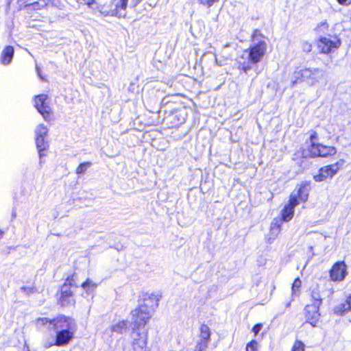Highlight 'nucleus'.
Here are the masks:
<instances>
[{
  "label": "nucleus",
  "mask_w": 351,
  "mask_h": 351,
  "mask_svg": "<svg viewBox=\"0 0 351 351\" xmlns=\"http://www.w3.org/2000/svg\"><path fill=\"white\" fill-rule=\"evenodd\" d=\"M291 195H296L297 200L299 202H306L308 199V193L306 188L300 187L296 193H293Z\"/></svg>",
  "instance_id": "22"
},
{
  "label": "nucleus",
  "mask_w": 351,
  "mask_h": 351,
  "mask_svg": "<svg viewBox=\"0 0 351 351\" xmlns=\"http://www.w3.org/2000/svg\"><path fill=\"white\" fill-rule=\"evenodd\" d=\"M280 232V226L276 223H272L271 226V232L276 237Z\"/></svg>",
  "instance_id": "29"
},
{
  "label": "nucleus",
  "mask_w": 351,
  "mask_h": 351,
  "mask_svg": "<svg viewBox=\"0 0 351 351\" xmlns=\"http://www.w3.org/2000/svg\"><path fill=\"white\" fill-rule=\"evenodd\" d=\"M14 50L13 47L7 46L2 51L1 56V62L3 64H8L11 62Z\"/></svg>",
  "instance_id": "18"
},
{
  "label": "nucleus",
  "mask_w": 351,
  "mask_h": 351,
  "mask_svg": "<svg viewBox=\"0 0 351 351\" xmlns=\"http://www.w3.org/2000/svg\"><path fill=\"white\" fill-rule=\"evenodd\" d=\"M339 45L340 41L336 38L331 39L330 38L322 37L317 43L318 49L323 53H328L332 51V49L338 48Z\"/></svg>",
  "instance_id": "11"
},
{
  "label": "nucleus",
  "mask_w": 351,
  "mask_h": 351,
  "mask_svg": "<svg viewBox=\"0 0 351 351\" xmlns=\"http://www.w3.org/2000/svg\"><path fill=\"white\" fill-rule=\"evenodd\" d=\"M345 164L344 160H339L337 162L324 166L319 169L318 174L314 176L316 182H322L327 178H332Z\"/></svg>",
  "instance_id": "7"
},
{
  "label": "nucleus",
  "mask_w": 351,
  "mask_h": 351,
  "mask_svg": "<svg viewBox=\"0 0 351 351\" xmlns=\"http://www.w3.org/2000/svg\"><path fill=\"white\" fill-rule=\"evenodd\" d=\"M306 317L307 321L313 326H316L319 317L317 308L315 306H308L306 308Z\"/></svg>",
  "instance_id": "16"
},
{
  "label": "nucleus",
  "mask_w": 351,
  "mask_h": 351,
  "mask_svg": "<svg viewBox=\"0 0 351 351\" xmlns=\"http://www.w3.org/2000/svg\"><path fill=\"white\" fill-rule=\"evenodd\" d=\"M128 0H112L109 6L102 5L95 1V4L90 7L104 16L115 15L118 17H125Z\"/></svg>",
  "instance_id": "5"
},
{
  "label": "nucleus",
  "mask_w": 351,
  "mask_h": 351,
  "mask_svg": "<svg viewBox=\"0 0 351 351\" xmlns=\"http://www.w3.org/2000/svg\"><path fill=\"white\" fill-rule=\"evenodd\" d=\"M91 162H83L81 163L76 169V173L77 174H82L84 173L88 167H90Z\"/></svg>",
  "instance_id": "25"
},
{
  "label": "nucleus",
  "mask_w": 351,
  "mask_h": 351,
  "mask_svg": "<svg viewBox=\"0 0 351 351\" xmlns=\"http://www.w3.org/2000/svg\"><path fill=\"white\" fill-rule=\"evenodd\" d=\"M147 330L145 328H132L130 338L133 351H147Z\"/></svg>",
  "instance_id": "6"
},
{
  "label": "nucleus",
  "mask_w": 351,
  "mask_h": 351,
  "mask_svg": "<svg viewBox=\"0 0 351 351\" xmlns=\"http://www.w3.org/2000/svg\"><path fill=\"white\" fill-rule=\"evenodd\" d=\"M302 49L305 52H309L312 49L311 44L307 41H303L302 43Z\"/></svg>",
  "instance_id": "31"
},
{
  "label": "nucleus",
  "mask_w": 351,
  "mask_h": 351,
  "mask_svg": "<svg viewBox=\"0 0 351 351\" xmlns=\"http://www.w3.org/2000/svg\"><path fill=\"white\" fill-rule=\"evenodd\" d=\"M302 285V282L300 278H296L293 282L292 285V293L293 295L298 294L299 292V289Z\"/></svg>",
  "instance_id": "26"
},
{
  "label": "nucleus",
  "mask_w": 351,
  "mask_h": 351,
  "mask_svg": "<svg viewBox=\"0 0 351 351\" xmlns=\"http://www.w3.org/2000/svg\"><path fill=\"white\" fill-rule=\"evenodd\" d=\"M261 328H262V325L261 324H257L253 327L252 331L254 333V335H256L259 332V331L261 330Z\"/></svg>",
  "instance_id": "35"
},
{
  "label": "nucleus",
  "mask_w": 351,
  "mask_h": 351,
  "mask_svg": "<svg viewBox=\"0 0 351 351\" xmlns=\"http://www.w3.org/2000/svg\"><path fill=\"white\" fill-rule=\"evenodd\" d=\"M298 204L299 201L297 200L296 195H291L289 203L285 205L281 212L282 219L284 221H289L293 218L294 208Z\"/></svg>",
  "instance_id": "14"
},
{
  "label": "nucleus",
  "mask_w": 351,
  "mask_h": 351,
  "mask_svg": "<svg viewBox=\"0 0 351 351\" xmlns=\"http://www.w3.org/2000/svg\"><path fill=\"white\" fill-rule=\"evenodd\" d=\"M313 298H317V295H313Z\"/></svg>",
  "instance_id": "43"
},
{
  "label": "nucleus",
  "mask_w": 351,
  "mask_h": 351,
  "mask_svg": "<svg viewBox=\"0 0 351 351\" xmlns=\"http://www.w3.org/2000/svg\"><path fill=\"white\" fill-rule=\"evenodd\" d=\"M76 328L62 329L56 330V341L54 345L62 346L66 345L73 338Z\"/></svg>",
  "instance_id": "12"
},
{
  "label": "nucleus",
  "mask_w": 351,
  "mask_h": 351,
  "mask_svg": "<svg viewBox=\"0 0 351 351\" xmlns=\"http://www.w3.org/2000/svg\"><path fill=\"white\" fill-rule=\"evenodd\" d=\"M330 278L333 281L343 280L346 274V265L343 262L336 263L330 269Z\"/></svg>",
  "instance_id": "15"
},
{
  "label": "nucleus",
  "mask_w": 351,
  "mask_h": 351,
  "mask_svg": "<svg viewBox=\"0 0 351 351\" xmlns=\"http://www.w3.org/2000/svg\"><path fill=\"white\" fill-rule=\"evenodd\" d=\"M267 49V44L263 36L256 30L252 36V44L237 61L238 68L245 73L252 69V64L260 62L265 56Z\"/></svg>",
  "instance_id": "1"
},
{
  "label": "nucleus",
  "mask_w": 351,
  "mask_h": 351,
  "mask_svg": "<svg viewBox=\"0 0 351 351\" xmlns=\"http://www.w3.org/2000/svg\"><path fill=\"white\" fill-rule=\"evenodd\" d=\"M38 73H39L38 68H36Z\"/></svg>",
  "instance_id": "41"
},
{
  "label": "nucleus",
  "mask_w": 351,
  "mask_h": 351,
  "mask_svg": "<svg viewBox=\"0 0 351 351\" xmlns=\"http://www.w3.org/2000/svg\"><path fill=\"white\" fill-rule=\"evenodd\" d=\"M47 99V96L44 94L36 96L35 98V106L44 119L47 121H50L51 120V109L46 103Z\"/></svg>",
  "instance_id": "9"
},
{
  "label": "nucleus",
  "mask_w": 351,
  "mask_h": 351,
  "mask_svg": "<svg viewBox=\"0 0 351 351\" xmlns=\"http://www.w3.org/2000/svg\"><path fill=\"white\" fill-rule=\"evenodd\" d=\"M317 132H314V131L311 132V135H310V142H311V145L315 144L314 141H315V140L317 139Z\"/></svg>",
  "instance_id": "34"
},
{
  "label": "nucleus",
  "mask_w": 351,
  "mask_h": 351,
  "mask_svg": "<svg viewBox=\"0 0 351 351\" xmlns=\"http://www.w3.org/2000/svg\"><path fill=\"white\" fill-rule=\"evenodd\" d=\"M340 5H348L351 4V0H337Z\"/></svg>",
  "instance_id": "36"
},
{
  "label": "nucleus",
  "mask_w": 351,
  "mask_h": 351,
  "mask_svg": "<svg viewBox=\"0 0 351 351\" xmlns=\"http://www.w3.org/2000/svg\"><path fill=\"white\" fill-rule=\"evenodd\" d=\"M324 77V72L319 68H304L293 73L291 82L296 84L302 82L313 86Z\"/></svg>",
  "instance_id": "4"
},
{
  "label": "nucleus",
  "mask_w": 351,
  "mask_h": 351,
  "mask_svg": "<svg viewBox=\"0 0 351 351\" xmlns=\"http://www.w3.org/2000/svg\"><path fill=\"white\" fill-rule=\"evenodd\" d=\"M208 343L198 341L194 351H206L208 348Z\"/></svg>",
  "instance_id": "28"
},
{
  "label": "nucleus",
  "mask_w": 351,
  "mask_h": 351,
  "mask_svg": "<svg viewBox=\"0 0 351 351\" xmlns=\"http://www.w3.org/2000/svg\"><path fill=\"white\" fill-rule=\"evenodd\" d=\"M257 342L254 340L251 341L246 346V351H256Z\"/></svg>",
  "instance_id": "30"
},
{
  "label": "nucleus",
  "mask_w": 351,
  "mask_h": 351,
  "mask_svg": "<svg viewBox=\"0 0 351 351\" xmlns=\"http://www.w3.org/2000/svg\"><path fill=\"white\" fill-rule=\"evenodd\" d=\"M309 152L311 157H327L335 154L337 151L335 147L317 143L311 145Z\"/></svg>",
  "instance_id": "8"
},
{
  "label": "nucleus",
  "mask_w": 351,
  "mask_h": 351,
  "mask_svg": "<svg viewBox=\"0 0 351 351\" xmlns=\"http://www.w3.org/2000/svg\"><path fill=\"white\" fill-rule=\"evenodd\" d=\"M199 3L204 5H206L208 7H210L213 5L214 3L218 1L219 0H198Z\"/></svg>",
  "instance_id": "32"
},
{
  "label": "nucleus",
  "mask_w": 351,
  "mask_h": 351,
  "mask_svg": "<svg viewBox=\"0 0 351 351\" xmlns=\"http://www.w3.org/2000/svg\"><path fill=\"white\" fill-rule=\"evenodd\" d=\"M210 335L211 332L209 327L206 324H202L199 328V339L198 341L208 343L210 338Z\"/></svg>",
  "instance_id": "19"
},
{
  "label": "nucleus",
  "mask_w": 351,
  "mask_h": 351,
  "mask_svg": "<svg viewBox=\"0 0 351 351\" xmlns=\"http://www.w3.org/2000/svg\"><path fill=\"white\" fill-rule=\"evenodd\" d=\"M304 344L301 341H296L292 348V351H304Z\"/></svg>",
  "instance_id": "27"
},
{
  "label": "nucleus",
  "mask_w": 351,
  "mask_h": 351,
  "mask_svg": "<svg viewBox=\"0 0 351 351\" xmlns=\"http://www.w3.org/2000/svg\"><path fill=\"white\" fill-rule=\"evenodd\" d=\"M96 0H77L80 3H83L87 5L88 7H92L94 4H95Z\"/></svg>",
  "instance_id": "33"
},
{
  "label": "nucleus",
  "mask_w": 351,
  "mask_h": 351,
  "mask_svg": "<svg viewBox=\"0 0 351 351\" xmlns=\"http://www.w3.org/2000/svg\"><path fill=\"white\" fill-rule=\"evenodd\" d=\"M315 300H317V301H320L321 300V299L319 297L315 298Z\"/></svg>",
  "instance_id": "40"
},
{
  "label": "nucleus",
  "mask_w": 351,
  "mask_h": 351,
  "mask_svg": "<svg viewBox=\"0 0 351 351\" xmlns=\"http://www.w3.org/2000/svg\"><path fill=\"white\" fill-rule=\"evenodd\" d=\"M143 302L131 311L133 328H144L152 317L154 309L158 305L159 296L154 293H145Z\"/></svg>",
  "instance_id": "2"
},
{
  "label": "nucleus",
  "mask_w": 351,
  "mask_h": 351,
  "mask_svg": "<svg viewBox=\"0 0 351 351\" xmlns=\"http://www.w3.org/2000/svg\"><path fill=\"white\" fill-rule=\"evenodd\" d=\"M47 133L48 129L47 126L43 124L38 125L35 130L36 137H46L47 136Z\"/></svg>",
  "instance_id": "23"
},
{
  "label": "nucleus",
  "mask_w": 351,
  "mask_h": 351,
  "mask_svg": "<svg viewBox=\"0 0 351 351\" xmlns=\"http://www.w3.org/2000/svg\"><path fill=\"white\" fill-rule=\"evenodd\" d=\"M215 64L217 65H218V66H221L222 65V63L221 62H219L216 57L215 58Z\"/></svg>",
  "instance_id": "38"
},
{
  "label": "nucleus",
  "mask_w": 351,
  "mask_h": 351,
  "mask_svg": "<svg viewBox=\"0 0 351 351\" xmlns=\"http://www.w3.org/2000/svg\"><path fill=\"white\" fill-rule=\"evenodd\" d=\"M45 22H48L49 23L51 24L55 21V20L56 19V17L48 16V17H45Z\"/></svg>",
  "instance_id": "37"
},
{
  "label": "nucleus",
  "mask_w": 351,
  "mask_h": 351,
  "mask_svg": "<svg viewBox=\"0 0 351 351\" xmlns=\"http://www.w3.org/2000/svg\"><path fill=\"white\" fill-rule=\"evenodd\" d=\"M75 282L74 276L69 277L61 288V295L60 300L62 306L66 305L69 300V299L73 295V292L71 290V287Z\"/></svg>",
  "instance_id": "13"
},
{
  "label": "nucleus",
  "mask_w": 351,
  "mask_h": 351,
  "mask_svg": "<svg viewBox=\"0 0 351 351\" xmlns=\"http://www.w3.org/2000/svg\"><path fill=\"white\" fill-rule=\"evenodd\" d=\"M37 327L46 326L49 330H60L62 329L76 328L75 320L63 315H58L53 319L47 317H39L36 320Z\"/></svg>",
  "instance_id": "3"
},
{
  "label": "nucleus",
  "mask_w": 351,
  "mask_h": 351,
  "mask_svg": "<svg viewBox=\"0 0 351 351\" xmlns=\"http://www.w3.org/2000/svg\"><path fill=\"white\" fill-rule=\"evenodd\" d=\"M313 298H317V295H313Z\"/></svg>",
  "instance_id": "42"
},
{
  "label": "nucleus",
  "mask_w": 351,
  "mask_h": 351,
  "mask_svg": "<svg viewBox=\"0 0 351 351\" xmlns=\"http://www.w3.org/2000/svg\"><path fill=\"white\" fill-rule=\"evenodd\" d=\"M45 137H36V143L40 158L45 156V154H44L43 152L46 150L49 147L48 143L45 141Z\"/></svg>",
  "instance_id": "20"
},
{
  "label": "nucleus",
  "mask_w": 351,
  "mask_h": 351,
  "mask_svg": "<svg viewBox=\"0 0 351 351\" xmlns=\"http://www.w3.org/2000/svg\"><path fill=\"white\" fill-rule=\"evenodd\" d=\"M351 311V295L347 296L346 299L341 303L337 305L334 308V312L338 315Z\"/></svg>",
  "instance_id": "17"
},
{
  "label": "nucleus",
  "mask_w": 351,
  "mask_h": 351,
  "mask_svg": "<svg viewBox=\"0 0 351 351\" xmlns=\"http://www.w3.org/2000/svg\"><path fill=\"white\" fill-rule=\"evenodd\" d=\"M29 10H40L42 9H50L51 11L56 8H61L60 0H38L27 5Z\"/></svg>",
  "instance_id": "10"
},
{
  "label": "nucleus",
  "mask_w": 351,
  "mask_h": 351,
  "mask_svg": "<svg viewBox=\"0 0 351 351\" xmlns=\"http://www.w3.org/2000/svg\"><path fill=\"white\" fill-rule=\"evenodd\" d=\"M3 234V232L0 230V239L2 237Z\"/></svg>",
  "instance_id": "39"
},
{
  "label": "nucleus",
  "mask_w": 351,
  "mask_h": 351,
  "mask_svg": "<svg viewBox=\"0 0 351 351\" xmlns=\"http://www.w3.org/2000/svg\"><path fill=\"white\" fill-rule=\"evenodd\" d=\"M82 287L86 290L87 293L94 291L97 285L92 280L87 279L82 285Z\"/></svg>",
  "instance_id": "24"
},
{
  "label": "nucleus",
  "mask_w": 351,
  "mask_h": 351,
  "mask_svg": "<svg viewBox=\"0 0 351 351\" xmlns=\"http://www.w3.org/2000/svg\"><path fill=\"white\" fill-rule=\"evenodd\" d=\"M128 328V322L127 320H121L112 325L110 330L119 334L125 332Z\"/></svg>",
  "instance_id": "21"
}]
</instances>
